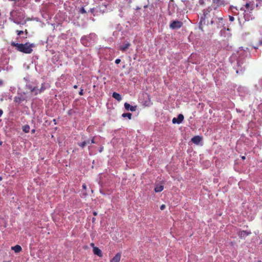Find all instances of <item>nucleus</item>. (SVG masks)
<instances>
[{
	"label": "nucleus",
	"mask_w": 262,
	"mask_h": 262,
	"mask_svg": "<svg viewBox=\"0 0 262 262\" xmlns=\"http://www.w3.org/2000/svg\"><path fill=\"white\" fill-rule=\"evenodd\" d=\"M11 46L15 47L17 51L27 54H31L33 52V48L35 47L34 43L28 42L25 43H18L12 41Z\"/></svg>",
	"instance_id": "1"
},
{
	"label": "nucleus",
	"mask_w": 262,
	"mask_h": 262,
	"mask_svg": "<svg viewBox=\"0 0 262 262\" xmlns=\"http://www.w3.org/2000/svg\"><path fill=\"white\" fill-rule=\"evenodd\" d=\"M212 12V9L210 7L204 9L203 11V14L201 15L200 21L199 23V29L202 31H203V26L205 25L206 22L207 24H208L209 23V19H211L213 15H211Z\"/></svg>",
	"instance_id": "2"
},
{
	"label": "nucleus",
	"mask_w": 262,
	"mask_h": 262,
	"mask_svg": "<svg viewBox=\"0 0 262 262\" xmlns=\"http://www.w3.org/2000/svg\"><path fill=\"white\" fill-rule=\"evenodd\" d=\"M213 16L210 20V24L213 25L215 22L218 24L217 27H220V26L223 25V18L221 15V12L217 10L216 8H214L212 12Z\"/></svg>",
	"instance_id": "3"
},
{
	"label": "nucleus",
	"mask_w": 262,
	"mask_h": 262,
	"mask_svg": "<svg viewBox=\"0 0 262 262\" xmlns=\"http://www.w3.org/2000/svg\"><path fill=\"white\" fill-rule=\"evenodd\" d=\"M183 25V22L180 20H173L169 25V28L171 29H178L181 28Z\"/></svg>",
	"instance_id": "4"
},
{
	"label": "nucleus",
	"mask_w": 262,
	"mask_h": 262,
	"mask_svg": "<svg viewBox=\"0 0 262 262\" xmlns=\"http://www.w3.org/2000/svg\"><path fill=\"white\" fill-rule=\"evenodd\" d=\"M184 116L182 114H179L177 118H173L172 120V122L173 124H180L184 120Z\"/></svg>",
	"instance_id": "5"
},
{
	"label": "nucleus",
	"mask_w": 262,
	"mask_h": 262,
	"mask_svg": "<svg viewBox=\"0 0 262 262\" xmlns=\"http://www.w3.org/2000/svg\"><path fill=\"white\" fill-rule=\"evenodd\" d=\"M18 15V16L16 17V19L17 20H14V23H15V24H20V20H23V19L25 18V15L24 14L23 12H16Z\"/></svg>",
	"instance_id": "6"
},
{
	"label": "nucleus",
	"mask_w": 262,
	"mask_h": 262,
	"mask_svg": "<svg viewBox=\"0 0 262 262\" xmlns=\"http://www.w3.org/2000/svg\"><path fill=\"white\" fill-rule=\"evenodd\" d=\"M251 234V232H248L245 230H240L237 234L239 238H245L248 235Z\"/></svg>",
	"instance_id": "7"
},
{
	"label": "nucleus",
	"mask_w": 262,
	"mask_h": 262,
	"mask_svg": "<svg viewBox=\"0 0 262 262\" xmlns=\"http://www.w3.org/2000/svg\"><path fill=\"white\" fill-rule=\"evenodd\" d=\"M124 107L127 111H130L132 112H134L137 109V106H132L129 103L125 102L124 103Z\"/></svg>",
	"instance_id": "8"
},
{
	"label": "nucleus",
	"mask_w": 262,
	"mask_h": 262,
	"mask_svg": "<svg viewBox=\"0 0 262 262\" xmlns=\"http://www.w3.org/2000/svg\"><path fill=\"white\" fill-rule=\"evenodd\" d=\"M93 251L94 254L97 255L99 257L102 256V253L101 250L97 247H94Z\"/></svg>",
	"instance_id": "9"
},
{
	"label": "nucleus",
	"mask_w": 262,
	"mask_h": 262,
	"mask_svg": "<svg viewBox=\"0 0 262 262\" xmlns=\"http://www.w3.org/2000/svg\"><path fill=\"white\" fill-rule=\"evenodd\" d=\"M121 254L117 253L115 256L111 259L110 262H119L121 259Z\"/></svg>",
	"instance_id": "10"
},
{
	"label": "nucleus",
	"mask_w": 262,
	"mask_h": 262,
	"mask_svg": "<svg viewBox=\"0 0 262 262\" xmlns=\"http://www.w3.org/2000/svg\"><path fill=\"white\" fill-rule=\"evenodd\" d=\"M131 46L130 43L129 42H127L125 43L124 45L120 46L119 47V49L123 52H125Z\"/></svg>",
	"instance_id": "11"
},
{
	"label": "nucleus",
	"mask_w": 262,
	"mask_h": 262,
	"mask_svg": "<svg viewBox=\"0 0 262 262\" xmlns=\"http://www.w3.org/2000/svg\"><path fill=\"white\" fill-rule=\"evenodd\" d=\"M202 140V138L199 136H195L191 139V141L196 144H198Z\"/></svg>",
	"instance_id": "12"
},
{
	"label": "nucleus",
	"mask_w": 262,
	"mask_h": 262,
	"mask_svg": "<svg viewBox=\"0 0 262 262\" xmlns=\"http://www.w3.org/2000/svg\"><path fill=\"white\" fill-rule=\"evenodd\" d=\"M112 97L118 101H120L122 100L121 96L116 92H114L113 93Z\"/></svg>",
	"instance_id": "13"
},
{
	"label": "nucleus",
	"mask_w": 262,
	"mask_h": 262,
	"mask_svg": "<svg viewBox=\"0 0 262 262\" xmlns=\"http://www.w3.org/2000/svg\"><path fill=\"white\" fill-rule=\"evenodd\" d=\"M12 250H14L15 252L18 253L20 252L22 250L21 247L19 245H15L14 247H11Z\"/></svg>",
	"instance_id": "14"
},
{
	"label": "nucleus",
	"mask_w": 262,
	"mask_h": 262,
	"mask_svg": "<svg viewBox=\"0 0 262 262\" xmlns=\"http://www.w3.org/2000/svg\"><path fill=\"white\" fill-rule=\"evenodd\" d=\"M90 144V140H85L82 143H78V145L81 148H84L87 144Z\"/></svg>",
	"instance_id": "15"
},
{
	"label": "nucleus",
	"mask_w": 262,
	"mask_h": 262,
	"mask_svg": "<svg viewBox=\"0 0 262 262\" xmlns=\"http://www.w3.org/2000/svg\"><path fill=\"white\" fill-rule=\"evenodd\" d=\"M213 3L216 5L217 6H221L224 5V0H213Z\"/></svg>",
	"instance_id": "16"
},
{
	"label": "nucleus",
	"mask_w": 262,
	"mask_h": 262,
	"mask_svg": "<svg viewBox=\"0 0 262 262\" xmlns=\"http://www.w3.org/2000/svg\"><path fill=\"white\" fill-rule=\"evenodd\" d=\"M164 189V186L163 185H157L155 188V191L156 192H161Z\"/></svg>",
	"instance_id": "17"
},
{
	"label": "nucleus",
	"mask_w": 262,
	"mask_h": 262,
	"mask_svg": "<svg viewBox=\"0 0 262 262\" xmlns=\"http://www.w3.org/2000/svg\"><path fill=\"white\" fill-rule=\"evenodd\" d=\"M245 8L247 10H250V11H252L254 9V6L253 4H250L249 3H247L245 5Z\"/></svg>",
	"instance_id": "18"
},
{
	"label": "nucleus",
	"mask_w": 262,
	"mask_h": 262,
	"mask_svg": "<svg viewBox=\"0 0 262 262\" xmlns=\"http://www.w3.org/2000/svg\"><path fill=\"white\" fill-rule=\"evenodd\" d=\"M45 89H46V88L45 87V84H44V83H43V84H42L40 88L38 90V91L35 92V95H36L38 93H40L42 92L43 91H45Z\"/></svg>",
	"instance_id": "19"
},
{
	"label": "nucleus",
	"mask_w": 262,
	"mask_h": 262,
	"mask_svg": "<svg viewBox=\"0 0 262 262\" xmlns=\"http://www.w3.org/2000/svg\"><path fill=\"white\" fill-rule=\"evenodd\" d=\"M23 130L26 133H29L30 130V126L28 125L23 126Z\"/></svg>",
	"instance_id": "20"
},
{
	"label": "nucleus",
	"mask_w": 262,
	"mask_h": 262,
	"mask_svg": "<svg viewBox=\"0 0 262 262\" xmlns=\"http://www.w3.org/2000/svg\"><path fill=\"white\" fill-rule=\"evenodd\" d=\"M132 114L130 113H123L122 115V117L123 118L127 117L129 119H131Z\"/></svg>",
	"instance_id": "21"
},
{
	"label": "nucleus",
	"mask_w": 262,
	"mask_h": 262,
	"mask_svg": "<svg viewBox=\"0 0 262 262\" xmlns=\"http://www.w3.org/2000/svg\"><path fill=\"white\" fill-rule=\"evenodd\" d=\"M29 89L30 90L31 93H34V94L36 92H38V90L39 89L37 87L32 88V86H29Z\"/></svg>",
	"instance_id": "22"
},
{
	"label": "nucleus",
	"mask_w": 262,
	"mask_h": 262,
	"mask_svg": "<svg viewBox=\"0 0 262 262\" xmlns=\"http://www.w3.org/2000/svg\"><path fill=\"white\" fill-rule=\"evenodd\" d=\"M23 100H24V99H22L20 97H15V98L14 99V102H15L16 103H20Z\"/></svg>",
	"instance_id": "23"
},
{
	"label": "nucleus",
	"mask_w": 262,
	"mask_h": 262,
	"mask_svg": "<svg viewBox=\"0 0 262 262\" xmlns=\"http://www.w3.org/2000/svg\"><path fill=\"white\" fill-rule=\"evenodd\" d=\"M80 12L82 14H83V13H86V11L84 9V8L83 7H82L80 9Z\"/></svg>",
	"instance_id": "24"
},
{
	"label": "nucleus",
	"mask_w": 262,
	"mask_h": 262,
	"mask_svg": "<svg viewBox=\"0 0 262 262\" xmlns=\"http://www.w3.org/2000/svg\"><path fill=\"white\" fill-rule=\"evenodd\" d=\"M16 32H17V34L18 35H20L21 34H23L24 33V32L23 31H19V30H17Z\"/></svg>",
	"instance_id": "25"
},
{
	"label": "nucleus",
	"mask_w": 262,
	"mask_h": 262,
	"mask_svg": "<svg viewBox=\"0 0 262 262\" xmlns=\"http://www.w3.org/2000/svg\"><path fill=\"white\" fill-rule=\"evenodd\" d=\"M199 3L201 5H203L204 4V0H199Z\"/></svg>",
	"instance_id": "26"
},
{
	"label": "nucleus",
	"mask_w": 262,
	"mask_h": 262,
	"mask_svg": "<svg viewBox=\"0 0 262 262\" xmlns=\"http://www.w3.org/2000/svg\"><path fill=\"white\" fill-rule=\"evenodd\" d=\"M229 20L231 21H233L234 20V17L232 16H229Z\"/></svg>",
	"instance_id": "27"
},
{
	"label": "nucleus",
	"mask_w": 262,
	"mask_h": 262,
	"mask_svg": "<svg viewBox=\"0 0 262 262\" xmlns=\"http://www.w3.org/2000/svg\"><path fill=\"white\" fill-rule=\"evenodd\" d=\"M95 137H93V138L90 140V144L95 143V141L94 140Z\"/></svg>",
	"instance_id": "28"
},
{
	"label": "nucleus",
	"mask_w": 262,
	"mask_h": 262,
	"mask_svg": "<svg viewBox=\"0 0 262 262\" xmlns=\"http://www.w3.org/2000/svg\"><path fill=\"white\" fill-rule=\"evenodd\" d=\"M166 206L164 204H162L161 206H160V209L163 210H164Z\"/></svg>",
	"instance_id": "29"
},
{
	"label": "nucleus",
	"mask_w": 262,
	"mask_h": 262,
	"mask_svg": "<svg viewBox=\"0 0 262 262\" xmlns=\"http://www.w3.org/2000/svg\"><path fill=\"white\" fill-rule=\"evenodd\" d=\"M121 62V60L120 59H117L115 60V63L116 64H119Z\"/></svg>",
	"instance_id": "30"
},
{
	"label": "nucleus",
	"mask_w": 262,
	"mask_h": 262,
	"mask_svg": "<svg viewBox=\"0 0 262 262\" xmlns=\"http://www.w3.org/2000/svg\"><path fill=\"white\" fill-rule=\"evenodd\" d=\"M83 90L81 89L80 90V92H79V94L80 96H82V95H83Z\"/></svg>",
	"instance_id": "31"
},
{
	"label": "nucleus",
	"mask_w": 262,
	"mask_h": 262,
	"mask_svg": "<svg viewBox=\"0 0 262 262\" xmlns=\"http://www.w3.org/2000/svg\"><path fill=\"white\" fill-rule=\"evenodd\" d=\"M72 110H69L68 112V114L69 115H72Z\"/></svg>",
	"instance_id": "32"
},
{
	"label": "nucleus",
	"mask_w": 262,
	"mask_h": 262,
	"mask_svg": "<svg viewBox=\"0 0 262 262\" xmlns=\"http://www.w3.org/2000/svg\"><path fill=\"white\" fill-rule=\"evenodd\" d=\"M103 150V146L100 147V149H99V152H101Z\"/></svg>",
	"instance_id": "33"
},
{
	"label": "nucleus",
	"mask_w": 262,
	"mask_h": 262,
	"mask_svg": "<svg viewBox=\"0 0 262 262\" xmlns=\"http://www.w3.org/2000/svg\"><path fill=\"white\" fill-rule=\"evenodd\" d=\"M3 111L2 110L0 109V117L2 116V115H3Z\"/></svg>",
	"instance_id": "34"
},
{
	"label": "nucleus",
	"mask_w": 262,
	"mask_h": 262,
	"mask_svg": "<svg viewBox=\"0 0 262 262\" xmlns=\"http://www.w3.org/2000/svg\"><path fill=\"white\" fill-rule=\"evenodd\" d=\"M82 187H83V189H85L86 188V185L85 184H83L82 185Z\"/></svg>",
	"instance_id": "35"
},
{
	"label": "nucleus",
	"mask_w": 262,
	"mask_h": 262,
	"mask_svg": "<svg viewBox=\"0 0 262 262\" xmlns=\"http://www.w3.org/2000/svg\"><path fill=\"white\" fill-rule=\"evenodd\" d=\"M93 215H94V216H96V215H97V212H96V211H94V212H93Z\"/></svg>",
	"instance_id": "36"
},
{
	"label": "nucleus",
	"mask_w": 262,
	"mask_h": 262,
	"mask_svg": "<svg viewBox=\"0 0 262 262\" xmlns=\"http://www.w3.org/2000/svg\"><path fill=\"white\" fill-rule=\"evenodd\" d=\"M73 88H74V89H77L78 86L77 85H75L73 86Z\"/></svg>",
	"instance_id": "37"
},
{
	"label": "nucleus",
	"mask_w": 262,
	"mask_h": 262,
	"mask_svg": "<svg viewBox=\"0 0 262 262\" xmlns=\"http://www.w3.org/2000/svg\"><path fill=\"white\" fill-rule=\"evenodd\" d=\"M3 83V81L2 80H0V85H1Z\"/></svg>",
	"instance_id": "38"
},
{
	"label": "nucleus",
	"mask_w": 262,
	"mask_h": 262,
	"mask_svg": "<svg viewBox=\"0 0 262 262\" xmlns=\"http://www.w3.org/2000/svg\"><path fill=\"white\" fill-rule=\"evenodd\" d=\"M94 245H94V243H91V246L93 248H94V247H95V246H94Z\"/></svg>",
	"instance_id": "39"
},
{
	"label": "nucleus",
	"mask_w": 262,
	"mask_h": 262,
	"mask_svg": "<svg viewBox=\"0 0 262 262\" xmlns=\"http://www.w3.org/2000/svg\"><path fill=\"white\" fill-rule=\"evenodd\" d=\"M24 32L25 33V34H26V35H27V34H28V31H27V29H26V30H25V32Z\"/></svg>",
	"instance_id": "40"
},
{
	"label": "nucleus",
	"mask_w": 262,
	"mask_h": 262,
	"mask_svg": "<svg viewBox=\"0 0 262 262\" xmlns=\"http://www.w3.org/2000/svg\"><path fill=\"white\" fill-rule=\"evenodd\" d=\"M242 159L243 160H245V159H246V158H245V156H242Z\"/></svg>",
	"instance_id": "41"
},
{
	"label": "nucleus",
	"mask_w": 262,
	"mask_h": 262,
	"mask_svg": "<svg viewBox=\"0 0 262 262\" xmlns=\"http://www.w3.org/2000/svg\"><path fill=\"white\" fill-rule=\"evenodd\" d=\"M95 219L94 217H93V219H92L93 222H94L95 221Z\"/></svg>",
	"instance_id": "42"
},
{
	"label": "nucleus",
	"mask_w": 262,
	"mask_h": 262,
	"mask_svg": "<svg viewBox=\"0 0 262 262\" xmlns=\"http://www.w3.org/2000/svg\"><path fill=\"white\" fill-rule=\"evenodd\" d=\"M241 10H242L246 11V10H245V9H244L243 7L241 8Z\"/></svg>",
	"instance_id": "43"
},
{
	"label": "nucleus",
	"mask_w": 262,
	"mask_h": 262,
	"mask_svg": "<svg viewBox=\"0 0 262 262\" xmlns=\"http://www.w3.org/2000/svg\"><path fill=\"white\" fill-rule=\"evenodd\" d=\"M3 144V142L0 141V145H2Z\"/></svg>",
	"instance_id": "44"
},
{
	"label": "nucleus",
	"mask_w": 262,
	"mask_h": 262,
	"mask_svg": "<svg viewBox=\"0 0 262 262\" xmlns=\"http://www.w3.org/2000/svg\"><path fill=\"white\" fill-rule=\"evenodd\" d=\"M34 132H35V129H33V130H32V133H34Z\"/></svg>",
	"instance_id": "45"
},
{
	"label": "nucleus",
	"mask_w": 262,
	"mask_h": 262,
	"mask_svg": "<svg viewBox=\"0 0 262 262\" xmlns=\"http://www.w3.org/2000/svg\"><path fill=\"white\" fill-rule=\"evenodd\" d=\"M2 180V177H0V181Z\"/></svg>",
	"instance_id": "46"
},
{
	"label": "nucleus",
	"mask_w": 262,
	"mask_h": 262,
	"mask_svg": "<svg viewBox=\"0 0 262 262\" xmlns=\"http://www.w3.org/2000/svg\"><path fill=\"white\" fill-rule=\"evenodd\" d=\"M3 262H9V261H4Z\"/></svg>",
	"instance_id": "47"
}]
</instances>
